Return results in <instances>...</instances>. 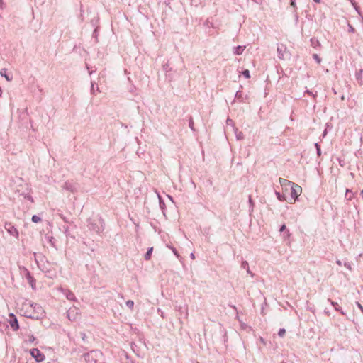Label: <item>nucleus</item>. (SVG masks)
<instances>
[{
  "label": "nucleus",
  "mask_w": 363,
  "mask_h": 363,
  "mask_svg": "<svg viewBox=\"0 0 363 363\" xmlns=\"http://www.w3.org/2000/svg\"><path fill=\"white\" fill-rule=\"evenodd\" d=\"M27 277L30 280V284L33 286V282L34 281V280H33V277L30 276L29 272H28V274H27Z\"/></svg>",
  "instance_id": "bb28decb"
},
{
  "label": "nucleus",
  "mask_w": 363,
  "mask_h": 363,
  "mask_svg": "<svg viewBox=\"0 0 363 363\" xmlns=\"http://www.w3.org/2000/svg\"><path fill=\"white\" fill-rule=\"evenodd\" d=\"M276 195H277V199L279 201H283L285 200V196L284 195L281 194L279 192L276 191Z\"/></svg>",
  "instance_id": "f3484780"
},
{
  "label": "nucleus",
  "mask_w": 363,
  "mask_h": 363,
  "mask_svg": "<svg viewBox=\"0 0 363 363\" xmlns=\"http://www.w3.org/2000/svg\"><path fill=\"white\" fill-rule=\"evenodd\" d=\"M5 228L10 235H13L16 238L18 237V232L14 226L11 225V224H6Z\"/></svg>",
  "instance_id": "0eeeda50"
},
{
  "label": "nucleus",
  "mask_w": 363,
  "mask_h": 363,
  "mask_svg": "<svg viewBox=\"0 0 363 363\" xmlns=\"http://www.w3.org/2000/svg\"><path fill=\"white\" fill-rule=\"evenodd\" d=\"M62 189L69 191L71 192H74L76 191L75 185L69 182H66L62 186Z\"/></svg>",
  "instance_id": "6e6552de"
},
{
  "label": "nucleus",
  "mask_w": 363,
  "mask_h": 363,
  "mask_svg": "<svg viewBox=\"0 0 363 363\" xmlns=\"http://www.w3.org/2000/svg\"><path fill=\"white\" fill-rule=\"evenodd\" d=\"M335 309L336 311H340L339 308H338V307H337V306L335 308Z\"/></svg>",
  "instance_id": "09e8293b"
},
{
  "label": "nucleus",
  "mask_w": 363,
  "mask_h": 363,
  "mask_svg": "<svg viewBox=\"0 0 363 363\" xmlns=\"http://www.w3.org/2000/svg\"><path fill=\"white\" fill-rule=\"evenodd\" d=\"M348 31L350 32V33H354L355 32V29L354 28L350 23H348Z\"/></svg>",
  "instance_id": "393cba45"
},
{
  "label": "nucleus",
  "mask_w": 363,
  "mask_h": 363,
  "mask_svg": "<svg viewBox=\"0 0 363 363\" xmlns=\"http://www.w3.org/2000/svg\"><path fill=\"white\" fill-rule=\"evenodd\" d=\"M311 41L312 45H314L315 42L316 43H318V44L319 43L318 40H315V39H314V38H312V39L311 40Z\"/></svg>",
  "instance_id": "72a5a7b5"
},
{
  "label": "nucleus",
  "mask_w": 363,
  "mask_h": 363,
  "mask_svg": "<svg viewBox=\"0 0 363 363\" xmlns=\"http://www.w3.org/2000/svg\"><path fill=\"white\" fill-rule=\"evenodd\" d=\"M362 74H363V69H359L355 74V77H356V79L358 81V82L360 84H362L363 82H362Z\"/></svg>",
  "instance_id": "f8f14e48"
},
{
  "label": "nucleus",
  "mask_w": 363,
  "mask_h": 363,
  "mask_svg": "<svg viewBox=\"0 0 363 363\" xmlns=\"http://www.w3.org/2000/svg\"><path fill=\"white\" fill-rule=\"evenodd\" d=\"M336 263H337V264H338L339 266H342V262H341V261H340V260H339V259H338V260H337V261H336Z\"/></svg>",
  "instance_id": "a19ab883"
},
{
  "label": "nucleus",
  "mask_w": 363,
  "mask_h": 363,
  "mask_svg": "<svg viewBox=\"0 0 363 363\" xmlns=\"http://www.w3.org/2000/svg\"><path fill=\"white\" fill-rule=\"evenodd\" d=\"M30 354L37 362H42L45 359L44 354H43L38 348L30 350Z\"/></svg>",
  "instance_id": "f257e3e1"
},
{
  "label": "nucleus",
  "mask_w": 363,
  "mask_h": 363,
  "mask_svg": "<svg viewBox=\"0 0 363 363\" xmlns=\"http://www.w3.org/2000/svg\"><path fill=\"white\" fill-rule=\"evenodd\" d=\"M189 128L194 131V121H193V119L192 118H190L189 120Z\"/></svg>",
  "instance_id": "a878e982"
},
{
  "label": "nucleus",
  "mask_w": 363,
  "mask_h": 363,
  "mask_svg": "<svg viewBox=\"0 0 363 363\" xmlns=\"http://www.w3.org/2000/svg\"><path fill=\"white\" fill-rule=\"evenodd\" d=\"M67 318L71 320V317H72V315H71V311H67Z\"/></svg>",
  "instance_id": "c9c22d12"
},
{
  "label": "nucleus",
  "mask_w": 363,
  "mask_h": 363,
  "mask_svg": "<svg viewBox=\"0 0 363 363\" xmlns=\"http://www.w3.org/2000/svg\"><path fill=\"white\" fill-rule=\"evenodd\" d=\"M9 323L11 328L13 329V330L16 331L19 329V325H18L17 318L12 313H11L9 314Z\"/></svg>",
  "instance_id": "39448f33"
},
{
  "label": "nucleus",
  "mask_w": 363,
  "mask_h": 363,
  "mask_svg": "<svg viewBox=\"0 0 363 363\" xmlns=\"http://www.w3.org/2000/svg\"><path fill=\"white\" fill-rule=\"evenodd\" d=\"M238 93H239V91H237V92H236V95H235L236 96H238Z\"/></svg>",
  "instance_id": "6e6d98bb"
},
{
  "label": "nucleus",
  "mask_w": 363,
  "mask_h": 363,
  "mask_svg": "<svg viewBox=\"0 0 363 363\" xmlns=\"http://www.w3.org/2000/svg\"><path fill=\"white\" fill-rule=\"evenodd\" d=\"M153 250V247H150L147 250V252L145 255V259L149 260L151 258V255Z\"/></svg>",
  "instance_id": "4468645a"
},
{
  "label": "nucleus",
  "mask_w": 363,
  "mask_h": 363,
  "mask_svg": "<svg viewBox=\"0 0 363 363\" xmlns=\"http://www.w3.org/2000/svg\"><path fill=\"white\" fill-rule=\"evenodd\" d=\"M316 3H320V0H313Z\"/></svg>",
  "instance_id": "49530a36"
},
{
  "label": "nucleus",
  "mask_w": 363,
  "mask_h": 363,
  "mask_svg": "<svg viewBox=\"0 0 363 363\" xmlns=\"http://www.w3.org/2000/svg\"><path fill=\"white\" fill-rule=\"evenodd\" d=\"M3 4V1L2 0H0V6L1 7V5Z\"/></svg>",
  "instance_id": "de8ad7c7"
},
{
  "label": "nucleus",
  "mask_w": 363,
  "mask_h": 363,
  "mask_svg": "<svg viewBox=\"0 0 363 363\" xmlns=\"http://www.w3.org/2000/svg\"><path fill=\"white\" fill-rule=\"evenodd\" d=\"M67 318L71 320V317H72V315H71V311H67Z\"/></svg>",
  "instance_id": "f704fd0d"
},
{
  "label": "nucleus",
  "mask_w": 363,
  "mask_h": 363,
  "mask_svg": "<svg viewBox=\"0 0 363 363\" xmlns=\"http://www.w3.org/2000/svg\"><path fill=\"white\" fill-rule=\"evenodd\" d=\"M242 74L247 79H249L250 77V71L248 69L244 70L242 72Z\"/></svg>",
  "instance_id": "5701e85b"
},
{
  "label": "nucleus",
  "mask_w": 363,
  "mask_h": 363,
  "mask_svg": "<svg viewBox=\"0 0 363 363\" xmlns=\"http://www.w3.org/2000/svg\"><path fill=\"white\" fill-rule=\"evenodd\" d=\"M279 183L281 186H286L287 185H291L292 183L287 179L279 178Z\"/></svg>",
  "instance_id": "ddd939ff"
},
{
  "label": "nucleus",
  "mask_w": 363,
  "mask_h": 363,
  "mask_svg": "<svg viewBox=\"0 0 363 363\" xmlns=\"http://www.w3.org/2000/svg\"><path fill=\"white\" fill-rule=\"evenodd\" d=\"M360 195L362 196V199H363V189L360 192Z\"/></svg>",
  "instance_id": "a18cd8bd"
},
{
  "label": "nucleus",
  "mask_w": 363,
  "mask_h": 363,
  "mask_svg": "<svg viewBox=\"0 0 363 363\" xmlns=\"http://www.w3.org/2000/svg\"><path fill=\"white\" fill-rule=\"evenodd\" d=\"M286 333V330L284 328H281L279 329V332H278V335L279 337H284V335H285Z\"/></svg>",
  "instance_id": "b1692460"
},
{
  "label": "nucleus",
  "mask_w": 363,
  "mask_h": 363,
  "mask_svg": "<svg viewBox=\"0 0 363 363\" xmlns=\"http://www.w3.org/2000/svg\"><path fill=\"white\" fill-rule=\"evenodd\" d=\"M315 147L316 148L318 155L320 156L321 155L320 145L318 143H315Z\"/></svg>",
  "instance_id": "dca6fc26"
},
{
  "label": "nucleus",
  "mask_w": 363,
  "mask_h": 363,
  "mask_svg": "<svg viewBox=\"0 0 363 363\" xmlns=\"http://www.w3.org/2000/svg\"><path fill=\"white\" fill-rule=\"evenodd\" d=\"M245 46L238 45L234 48V54L235 55H241L244 51Z\"/></svg>",
  "instance_id": "9b49d317"
},
{
  "label": "nucleus",
  "mask_w": 363,
  "mask_h": 363,
  "mask_svg": "<svg viewBox=\"0 0 363 363\" xmlns=\"http://www.w3.org/2000/svg\"><path fill=\"white\" fill-rule=\"evenodd\" d=\"M350 193L352 194V191L350 190V189H347L346 190V194H345V197L348 199V200H351L352 198V195L351 194H349Z\"/></svg>",
  "instance_id": "aec40b11"
},
{
  "label": "nucleus",
  "mask_w": 363,
  "mask_h": 363,
  "mask_svg": "<svg viewBox=\"0 0 363 363\" xmlns=\"http://www.w3.org/2000/svg\"><path fill=\"white\" fill-rule=\"evenodd\" d=\"M313 57L317 62L318 64H320L321 58L317 54H313Z\"/></svg>",
  "instance_id": "6ab92c4d"
},
{
  "label": "nucleus",
  "mask_w": 363,
  "mask_h": 363,
  "mask_svg": "<svg viewBox=\"0 0 363 363\" xmlns=\"http://www.w3.org/2000/svg\"><path fill=\"white\" fill-rule=\"evenodd\" d=\"M260 342H261L262 343H263L264 345H265V344H266V342H265L264 340L262 337H260Z\"/></svg>",
  "instance_id": "79ce46f5"
},
{
  "label": "nucleus",
  "mask_w": 363,
  "mask_h": 363,
  "mask_svg": "<svg viewBox=\"0 0 363 363\" xmlns=\"http://www.w3.org/2000/svg\"><path fill=\"white\" fill-rule=\"evenodd\" d=\"M286 229V225L284 224L280 228V232L284 231Z\"/></svg>",
  "instance_id": "4c0bfd02"
},
{
  "label": "nucleus",
  "mask_w": 363,
  "mask_h": 363,
  "mask_svg": "<svg viewBox=\"0 0 363 363\" xmlns=\"http://www.w3.org/2000/svg\"><path fill=\"white\" fill-rule=\"evenodd\" d=\"M88 228L89 230L96 232L97 233H100L103 229H101L96 223L91 220H89L88 222Z\"/></svg>",
  "instance_id": "423d86ee"
},
{
  "label": "nucleus",
  "mask_w": 363,
  "mask_h": 363,
  "mask_svg": "<svg viewBox=\"0 0 363 363\" xmlns=\"http://www.w3.org/2000/svg\"><path fill=\"white\" fill-rule=\"evenodd\" d=\"M246 271H247V273L249 275H250L252 277H254V275H255V274H254V273H253V272L250 269V267H247V269H246Z\"/></svg>",
  "instance_id": "c85d7f7f"
},
{
  "label": "nucleus",
  "mask_w": 363,
  "mask_h": 363,
  "mask_svg": "<svg viewBox=\"0 0 363 363\" xmlns=\"http://www.w3.org/2000/svg\"><path fill=\"white\" fill-rule=\"evenodd\" d=\"M6 69L5 68L1 69L0 71V74L1 77H4L8 82H11L12 80V77H9V75L6 74Z\"/></svg>",
  "instance_id": "9d476101"
},
{
  "label": "nucleus",
  "mask_w": 363,
  "mask_h": 363,
  "mask_svg": "<svg viewBox=\"0 0 363 363\" xmlns=\"http://www.w3.org/2000/svg\"><path fill=\"white\" fill-rule=\"evenodd\" d=\"M236 136L238 140L243 139V134L242 132H240L238 134L236 135Z\"/></svg>",
  "instance_id": "c756f323"
},
{
  "label": "nucleus",
  "mask_w": 363,
  "mask_h": 363,
  "mask_svg": "<svg viewBox=\"0 0 363 363\" xmlns=\"http://www.w3.org/2000/svg\"><path fill=\"white\" fill-rule=\"evenodd\" d=\"M291 5L292 6L295 7V5H296V4H295V0H291Z\"/></svg>",
  "instance_id": "58836bf2"
},
{
  "label": "nucleus",
  "mask_w": 363,
  "mask_h": 363,
  "mask_svg": "<svg viewBox=\"0 0 363 363\" xmlns=\"http://www.w3.org/2000/svg\"><path fill=\"white\" fill-rule=\"evenodd\" d=\"M290 236V233L289 231H287V237H289Z\"/></svg>",
  "instance_id": "8fccbe9b"
},
{
  "label": "nucleus",
  "mask_w": 363,
  "mask_h": 363,
  "mask_svg": "<svg viewBox=\"0 0 363 363\" xmlns=\"http://www.w3.org/2000/svg\"><path fill=\"white\" fill-rule=\"evenodd\" d=\"M167 247L170 248V249H171V247H172L171 245H167Z\"/></svg>",
  "instance_id": "3c124183"
},
{
  "label": "nucleus",
  "mask_w": 363,
  "mask_h": 363,
  "mask_svg": "<svg viewBox=\"0 0 363 363\" xmlns=\"http://www.w3.org/2000/svg\"><path fill=\"white\" fill-rule=\"evenodd\" d=\"M277 50L279 59L284 60L286 55L288 54V51H287V48H286V45L284 44H278Z\"/></svg>",
  "instance_id": "20e7f679"
},
{
  "label": "nucleus",
  "mask_w": 363,
  "mask_h": 363,
  "mask_svg": "<svg viewBox=\"0 0 363 363\" xmlns=\"http://www.w3.org/2000/svg\"><path fill=\"white\" fill-rule=\"evenodd\" d=\"M281 363H286V362H281Z\"/></svg>",
  "instance_id": "4d7b16f0"
},
{
  "label": "nucleus",
  "mask_w": 363,
  "mask_h": 363,
  "mask_svg": "<svg viewBox=\"0 0 363 363\" xmlns=\"http://www.w3.org/2000/svg\"><path fill=\"white\" fill-rule=\"evenodd\" d=\"M35 340V337L33 335H30L29 337V342H33Z\"/></svg>",
  "instance_id": "473e14b6"
},
{
  "label": "nucleus",
  "mask_w": 363,
  "mask_h": 363,
  "mask_svg": "<svg viewBox=\"0 0 363 363\" xmlns=\"http://www.w3.org/2000/svg\"><path fill=\"white\" fill-rule=\"evenodd\" d=\"M99 353L98 351L92 350L84 355V359L87 363H98L96 357Z\"/></svg>",
  "instance_id": "f03ea898"
},
{
  "label": "nucleus",
  "mask_w": 363,
  "mask_h": 363,
  "mask_svg": "<svg viewBox=\"0 0 363 363\" xmlns=\"http://www.w3.org/2000/svg\"><path fill=\"white\" fill-rule=\"evenodd\" d=\"M126 306L130 308V309H133V306H134V302L131 300H128L126 301Z\"/></svg>",
  "instance_id": "a211bd4d"
},
{
  "label": "nucleus",
  "mask_w": 363,
  "mask_h": 363,
  "mask_svg": "<svg viewBox=\"0 0 363 363\" xmlns=\"http://www.w3.org/2000/svg\"><path fill=\"white\" fill-rule=\"evenodd\" d=\"M341 99H342V100H344L345 99L344 96H342Z\"/></svg>",
  "instance_id": "5fc2aeb1"
},
{
  "label": "nucleus",
  "mask_w": 363,
  "mask_h": 363,
  "mask_svg": "<svg viewBox=\"0 0 363 363\" xmlns=\"http://www.w3.org/2000/svg\"><path fill=\"white\" fill-rule=\"evenodd\" d=\"M241 267L242 269H247V267H249V264L247 261L244 260L241 263Z\"/></svg>",
  "instance_id": "4be33fe9"
},
{
  "label": "nucleus",
  "mask_w": 363,
  "mask_h": 363,
  "mask_svg": "<svg viewBox=\"0 0 363 363\" xmlns=\"http://www.w3.org/2000/svg\"><path fill=\"white\" fill-rule=\"evenodd\" d=\"M328 301H330V303H331V305H333L335 308L336 306H338V305H337V303L334 302V301H331L330 299H328Z\"/></svg>",
  "instance_id": "7c9ffc66"
},
{
  "label": "nucleus",
  "mask_w": 363,
  "mask_h": 363,
  "mask_svg": "<svg viewBox=\"0 0 363 363\" xmlns=\"http://www.w3.org/2000/svg\"><path fill=\"white\" fill-rule=\"evenodd\" d=\"M191 259H194L195 258L194 253L191 254Z\"/></svg>",
  "instance_id": "c03bdc74"
},
{
  "label": "nucleus",
  "mask_w": 363,
  "mask_h": 363,
  "mask_svg": "<svg viewBox=\"0 0 363 363\" xmlns=\"http://www.w3.org/2000/svg\"><path fill=\"white\" fill-rule=\"evenodd\" d=\"M62 291L68 300L75 301V296L71 291L68 289H62Z\"/></svg>",
  "instance_id": "1a4fd4ad"
},
{
  "label": "nucleus",
  "mask_w": 363,
  "mask_h": 363,
  "mask_svg": "<svg viewBox=\"0 0 363 363\" xmlns=\"http://www.w3.org/2000/svg\"><path fill=\"white\" fill-rule=\"evenodd\" d=\"M31 220H32V221H33V223H36L40 222V221L41 220V218H40V217H39V216H37V215H33V216H32V219H31Z\"/></svg>",
  "instance_id": "2eb2a0df"
},
{
  "label": "nucleus",
  "mask_w": 363,
  "mask_h": 363,
  "mask_svg": "<svg viewBox=\"0 0 363 363\" xmlns=\"http://www.w3.org/2000/svg\"><path fill=\"white\" fill-rule=\"evenodd\" d=\"M249 203H250L251 205H252V204H253V202H252V198H251V196H249Z\"/></svg>",
  "instance_id": "ea45409f"
},
{
  "label": "nucleus",
  "mask_w": 363,
  "mask_h": 363,
  "mask_svg": "<svg viewBox=\"0 0 363 363\" xmlns=\"http://www.w3.org/2000/svg\"><path fill=\"white\" fill-rule=\"evenodd\" d=\"M91 91H93V93L94 94V84H93V83L91 84Z\"/></svg>",
  "instance_id": "37998d69"
},
{
  "label": "nucleus",
  "mask_w": 363,
  "mask_h": 363,
  "mask_svg": "<svg viewBox=\"0 0 363 363\" xmlns=\"http://www.w3.org/2000/svg\"><path fill=\"white\" fill-rule=\"evenodd\" d=\"M306 93H307L308 94H309V95L313 96V97H315V95H316V94H313V92L310 91L309 90H307V91H306Z\"/></svg>",
  "instance_id": "e433bc0d"
},
{
  "label": "nucleus",
  "mask_w": 363,
  "mask_h": 363,
  "mask_svg": "<svg viewBox=\"0 0 363 363\" xmlns=\"http://www.w3.org/2000/svg\"><path fill=\"white\" fill-rule=\"evenodd\" d=\"M22 195L24 196L25 199L29 200L31 202H33V197L30 194H22Z\"/></svg>",
  "instance_id": "412c9836"
},
{
  "label": "nucleus",
  "mask_w": 363,
  "mask_h": 363,
  "mask_svg": "<svg viewBox=\"0 0 363 363\" xmlns=\"http://www.w3.org/2000/svg\"><path fill=\"white\" fill-rule=\"evenodd\" d=\"M171 250L173 252V253L176 255L177 257H179V255L177 252V250H176V248L174 247H171Z\"/></svg>",
  "instance_id": "cd10ccee"
},
{
  "label": "nucleus",
  "mask_w": 363,
  "mask_h": 363,
  "mask_svg": "<svg viewBox=\"0 0 363 363\" xmlns=\"http://www.w3.org/2000/svg\"><path fill=\"white\" fill-rule=\"evenodd\" d=\"M230 121H230V120H229V119H228V120H227V123H230Z\"/></svg>",
  "instance_id": "603ef678"
},
{
  "label": "nucleus",
  "mask_w": 363,
  "mask_h": 363,
  "mask_svg": "<svg viewBox=\"0 0 363 363\" xmlns=\"http://www.w3.org/2000/svg\"><path fill=\"white\" fill-rule=\"evenodd\" d=\"M356 304L357 306V307L361 310V311L363 313V306L359 303V302H356Z\"/></svg>",
  "instance_id": "2f4dec72"
},
{
  "label": "nucleus",
  "mask_w": 363,
  "mask_h": 363,
  "mask_svg": "<svg viewBox=\"0 0 363 363\" xmlns=\"http://www.w3.org/2000/svg\"><path fill=\"white\" fill-rule=\"evenodd\" d=\"M301 191H302V189L299 185L292 183L291 186V198H293L294 200H296L298 198V196L300 195V194L301 193Z\"/></svg>",
  "instance_id": "7ed1b4c3"
},
{
  "label": "nucleus",
  "mask_w": 363,
  "mask_h": 363,
  "mask_svg": "<svg viewBox=\"0 0 363 363\" xmlns=\"http://www.w3.org/2000/svg\"><path fill=\"white\" fill-rule=\"evenodd\" d=\"M230 121H230V120H229V119H228V120H227V123H230Z\"/></svg>",
  "instance_id": "864d4df0"
}]
</instances>
